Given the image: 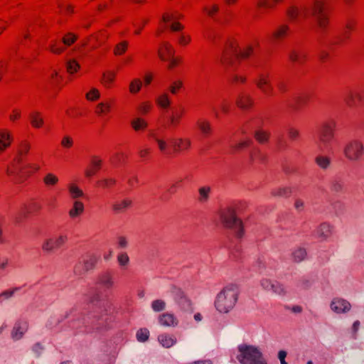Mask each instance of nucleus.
Instances as JSON below:
<instances>
[{
	"mask_svg": "<svg viewBox=\"0 0 364 364\" xmlns=\"http://www.w3.org/2000/svg\"><path fill=\"white\" fill-rule=\"evenodd\" d=\"M152 109V105L150 102H141L138 107L137 111L141 114H146L150 112Z\"/></svg>",
	"mask_w": 364,
	"mask_h": 364,
	"instance_id": "obj_51",
	"label": "nucleus"
},
{
	"mask_svg": "<svg viewBox=\"0 0 364 364\" xmlns=\"http://www.w3.org/2000/svg\"><path fill=\"white\" fill-rule=\"evenodd\" d=\"M247 82V77L245 75L233 74L230 79V82L232 85H245Z\"/></svg>",
	"mask_w": 364,
	"mask_h": 364,
	"instance_id": "obj_38",
	"label": "nucleus"
},
{
	"mask_svg": "<svg viewBox=\"0 0 364 364\" xmlns=\"http://www.w3.org/2000/svg\"><path fill=\"white\" fill-rule=\"evenodd\" d=\"M43 181L47 186H53L58 183V178L54 174L49 173L45 176Z\"/></svg>",
	"mask_w": 364,
	"mask_h": 364,
	"instance_id": "obj_55",
	"label": "nucleus"
},
{
	"mask_svg": "<svg viewBox=\"0 0 364 364\" xmlns=\"http://www.w3.org/2000/svg\"><path fill=\"white\" fill-rule=\"evenodd\" d=\"M289 59L291 63L302 65L306 62L308 53L304 49H293L289 53Z\"/></svg>",
	"mask_w": 364,
	"mask_h": 364,
	"instance_id": "obj_17",
	"label": "nucleus"
},
{
	"mask_svg": "<svg viewBox=\"0 0 364 364\" xmlns=\"http://www.w3.org/2000/svg\"><path fill=\"white\" fill-rule=\"evenodd\" d=\"M259 46L258 41H255L253 43L249 44L237 54V58L239 59H247L250 58L256 48Z\"/></svg>",
	"mask_w": 364,
	"mask_h": 364,
	"instance_id": "obj_20",
	"label": "nucleus"
},
{
	"mask_svg": "<svg viewBox=\"0 0 364 364\" xmlns=\"http://www.w3.org/2000/svg\"><path fill=\"white\" fill-rule=\"evenodd\" d=\"M116 78V73L114 71H106L103 73L102 77V83L105 87L109 88L114 82Z\"/></svg>",
	"mask_w": 364,
	"mask_h": 364,
	"instance_id": "obj_27",
	"label": "nucleus"
},
{
	"mask_svg": "<svg viewBox=\"0 0 364 364\" xmlns=\"http://www.w3.org/2000/svg\"><path fill=\"white\" fill-rule=\"evenodd\" d=\"M259 286L262 290L274 296H284L287 294V290L282 284L267 277H262L259 280Z\"/></svg>",
	"mask_w": 364,
	"mask_h": 364,
	"instance_id": "obj_7",
	"label": "nucleus"
},
{
	"mask_svg": "<svg viewBox=\"0 0 364 364\" xmlns=\"http://www.w3.org/2000/svg\"><path fill=\"white\" fill-rule=\"evenodd\" d=\"M287 16L290 21H296L300 16V9L296 6H290L287 10Z\"/></svg>",
	"mask_w": 364,
	"mask_h": 364,
	"instance_id": "obj_31",
	"label": "nucleus"
},
{
	"mask_svg": "<svg viewBox=\"0 0 364 364\" xmlns=\"http://www.w3.org/2000/svg\"><path fill=\"white\" fill-rule=\"evenodd\" d=\"M131 124L136 130L144 128L147 124L146 122L144 119L139 117H136L133 119L131 121Z\"/></svg>",
	"mask_w": 364,
	"mask_h": 364,
	"instance_id": "obj_52",
	"label": "nucleus"
},
{
	"mask_svg": "<svg viewBox=\"0 0 364 364\" xmlns=\"http://www.w3.org/2000/svg\"><path fill=\"white\" fill-rule=\"evenodd\" d=\"M220 11V6L217 4H206L202 8V13L209 18H214Z\"/></svg>",
	"mask_w": 364,
	"mask_h": 364,
	"instance_id": "obj_25",
	"label": "nucleus"
},
{
	"mask_svg": "<svg viewBox=\"0 0 364 364\" xmlns=\"http://www.w3.org/2000/svg\"><path fill=\"white\" fill-rule=\"evenodd\" d=\"M77 39V37L75 34L73 33H66L62 39L63 44L64 46H70L73 45Z\"/></svg>",
	"mask_w": 364,
	"mask_h": 364,
	"instance_id": "obj_45",
	"label": "nucleus"
},
{
	"mask_svg": "<svg viewBox=\"0 0 364 364\" xmlns=\"http://www.w3.org/2000/svg\"><path fill=\"white\" fill-rule=\"evenodd\" d=\"M332 228L328 224H322L317 230V235L323 240L327 239L331 233Z\"/></svg>",
	"mask_w": 364,
	"mask_h": 364,
	"instance_id": "obj_29",
	"label": "nucleus"
},
{
	"mask_svg": "<svg viewBox=\"0 0 364 364\" xmlns=\"http://www.w3.org/2000/svg\"><path fill=\"white\" fill-rule=\"evenodd\" d=\"M127 48L128 42L125 41H122L115 46L114 53L116 55H122L127 51Z\"/></svg>",
	"mask_w": 364,
	"mask_h": 364,
	"instance_id": "obj_49",
	"label": "nucleus"
},
{
	"mask_svg": "<svg viewBox=\"0 0 364 364\" xmlns=\"http://www.w3.org/2000/svg\"><path fill=\"white\" fill-rule=\"evenodd\" d=\"M157 105L161 107H168L170 105V100L167 94L160 95L156 100Z\"/></svg>",
	"mask_w": 364,
	"mask_h": 364,
	"instance_id": "obj_53",
	"label": "nucleus"
},
{
	"mask_svg": "<svg viewBox=\"0 0 364 364\" xmlns=\"http://www.w3.org/2000/svg\"><path fill=\"white\" fill-rule=\"evenodd\" d=\"M235 104L243 111L248 112L251 111L252 108L254 107L255 100L249 93L242 92L237 95Z\"/></svg>",
	"mask_w": 364,
	"mask_h": 364,
	"instance_id": "obj_12",
	"label": "nucleus"
},
{
	"mask_svg": "<svg viewBox=\"0 0 364 364\" xmlns=\"http://www.w3.org/2000/svg\"><path fill=\"white\" fill-rule=\"evenodd\" d=\"M157 342L161 348L169 349L177 344L178 340L173 334L161 333L157 336Z\"/></svg>",
	"mask_w": 364,
	"mask_h": 364,
	"instance_id": "obj_13",
	"label": "nucleus"
},
{
	"mask_svg": "<svg viewBox=\"0 0 364 364\" xmlns=\"http://www.w3.org/2000/svg\"><path fill=\"white\" fill-rule=\"evenodd\" d=\"M231 103L227 100H223L219 106L218 109L216 112H222V113H227L230 112L231 110Z\"/></svg>",
	"mask_w": 364,
	"mask_h": 364,
	"instance_id": "obj_54",
	"label": "nucleus"
},
{
	"mask_svg": "<svg viewBox=\"0 0 364 364\" xmlns=\"http://www.w3.org/2000/svg\"><path fill=\"white\" fill-rule=\"evenodd\" d=\"M142 87V82L139 78L133 79L129 85V92L135 95L138 93Z\"/></svg>",
	"mask_w": 364,
	"mask_h": 364,
	"instance_id": "obj_35",
	"label": "nucleus"
},
{
	"mask_svg": "<svg viewBox=\"0 0 364 364\" xmlns=\"http://www.w3.org/2000/svg\"><path fill=\"white\" fill-rule=\"evenodd\" d=\"M80 66L75 60H70L66 64L67 72L70 74H74L78 71Z\"/></svg>",
	"mask_w": 364,
	"mask_h": 364,
	"instance_id": "obj_46",
	"label": "nucleus"
},
{
	"mask_svg": "<svg viewBox=\"0 0 364 364\" xmlns=\"http://www.w3.org/2000/svg\"><path fill=\"white\" fill-rule=\"evenodd\" d=\"M239 44L237 41L233 38L228 39L225 45L223 50L232 53L237 55L238 51Z\"/></svg>",
	"mask_w": 364,
	"mask_h": 364,
	"instance_id": "obj_34",
	"label": "nucleus"
},
{
	"mask_svg": "<svg viewBox=\"0 0 364 364\" xmlns=\"http://www.w3.org/2000/svg\"><path fill=\"white\" fill-rule=\"evenodd\" d=\"M170 60L171 61L168 67V69H173L179 65L180 64H181L182 63V58L179 56L175 58L172 57Z\"/></svg>",
	"mask_w": 364,
	"mask_h": 364,
	"instance_id": "obj_64",
	"label": "nucleus"
},
{
	"mask_svg": "<svg viewBox=\"0 0 364 364\" xmlns=\"http://www.w3.org/2000/svg\"><path fill=\"white\" fill-rule=\"evenodd\" d=\"M235 54L223 50L220 58V63L224 67H230L234 63V57Z\"/></svg>",
	"mask_w": 364,
	"mask_h": 364,
	"instance_id": "obj_24",
	"label": "nucleus"
},
{
	"mask_svg": "<svg viewBox=\"0 0 364 364\" xmlns=\"http://www.w3.org/2000/svg\"><path fill=\"white\" fill-rule=\"evenodd\" d=\"M254 82L257 88L266 96H272L274 88L271 80V74L268 71L259 73Z\"/></svg>",
	"mask_w": 364,
	"mask_h": 364,
	"instance_id": "obj_5",
	"label": "nucleus"
},
{
	"mask_svg": "<svg viewBox=\"0 0 364 364\" xmlns=\"http://www.w3.org/2000/svg\"><path fill=\"white\" fill-rule=\"evenodd\" d=\"M183 16L177 13L165 12L162 15L161 22L167 23L173 22L175 20L181 18Z\"/></svg>",
	"mask_w": 364,
	"mask_h": 364,
	"instance_id": "obj_40",
	"label": "nucleus"
},
{
	"mask_svg": "<svg viewBox=\"0 0 364 364\" xmlns=\"http://www.w3.org/2000/svg\"><path fill=\"white\" fill-rule=\"evenodd\" d=\"M170 29L173 32H180L184 29V26L180 22L175 20L173 22L171 23L170 26Z\"/></svg>",
	"mask_w": 364,
	"mask_h": 364,
	"instance_id": "obj_61",
	"label": "nucleus"
},
{
	"mask_svg": "<svg viewBox=\"0 0 364 364\" xmlns=\"http://www.w3.org/2000/svg\"><path fill=\"white\" fill-rule=\"evenodd\" d=\"M326 5L327 0H314L311 6L312 16H316L326 14Z\"/></svg>",
	"mask_w": 364,
	"mask_h": 364,
	"instance_id": "obj_18",
	"label": "nucleus"
},
{
	"mask_svg": "<svg viewBox=\"0 0 364 364\" xmlns=\"http://www.w3.org/2000/svg\"><path fill=\"white\" fill-rule=\"evenodd\" d=\"M83 210V203L80 201L75 200L73 203V208L69 211V215L71 218H75L82 213Z\"/></svg>",
	"mask_w": 364,
	"mask_h": 364,
	"instance_id": "obj_33",
	"label": "nucleus"
},
{
	"mask_svg": "<svg viewBox=\"0 0 364 364\" xmlns=\"http://www.w3.org/2000/svg\"><path fill=\"white\" fill-rule=\"evenodd\" d=\"M157 321L159 325L166 328H176L179 325V320L173 312H166L161 314Z\"/></svg>",
	"mask_w": 364,
	"mask_h": 364,
	"instance_id": "obj_10",
	"label": "nucleus"
},
{
	"mask_svg": "<svg viewBox=\"0 0 364 364\" xmlns=\"http://www.w3.org/2000/svg\"><path fill=\"white\" fill-rule=\"evenodd\" d=\"M69 192L73 199L83 196V191L77 186L70 184L68 187Z\"/></svg>",
	"mask_w": 364,
	"mask_h": 364,
	"instance_id": "obj_47",
	"label": "nucleus"
},
{
	"mask_svg": "<svg viewBox=\"0 0 364 364\" xmlns=\"http://www.w3.org/2000/svg\"><path fill=\"white\" fill-rule=\"evenodd\" d=\"M175 53V50L173 46L167 42H162L159 48L158 54L161 60L166 61L170 60Z\"/></svg>",
	"mask_w": 364,
	"mask_h": 364,
	"instance_id": "obj_16",
	"label": "nucleus"
},
{
	"mask_svg": "<svg viewBox=\"0 0 364 364\" xmlns=\"http://www.w3.org/2000/svg\"><path fill=\"white\" fill-rule=\"evenodd\" d=\"M115 103L113 100L106 101L99 104L97 106L98 112L100 113H107L114 112Z\"/></svg>",
	"mask_w": 364,
	"mask_h": 364,
	"instance_id": "obj_28",
	"label": "nucleus"
},
{
	"mask_svg": "<svg viewBox=\"0 0 364 364\" xmlns=\"http://www.w3.org/2000/svg\"><path fill=\"white\" fill-rule=\"evenodd\" d=\"M316 19L317 25L318 28L322 31H324L327 29L328 24H329V19L328 16L326 14L318 15L316 16H314Z\"/></svg>",
	"mask_w": 364,
	"mask_h": 364,
	"instance_id": "obj_30",
	"label": "nucleus"
},
{
	"mask_svg": "<svg viewBox=\"0 0 364 364\" xmlns=\"http://www.w3.org/2000/svg\"><path fill=\"white\" fill-rule=\"evenodd\" d=\"M291 192L289 187H279L272 191V195L276 197L284 198L287 197Z\"/></svg>",
	"mask_w": 364,
	"mask_h": 364,
	"instance_id": "obj_44",
	"label": "nucleus"
},
{
	"mask_svg": "<svg viewBox=\"0 0 364 364\" xmlns=\"http://www.w3.org/2000/svg\"><path fill=\"white\" fill-rule=\"evenodd\" d=\"M53 239H46L42 243V250L46 252H50L56 249Z\"/></svg>",
	"mask_w": 364,
	"mask_h": 364,
	"instance_id": "obj_50",
	"label": "nucleus"
},
{
	"mask_svg": "<svg viewBox=\"0 0 364 364\" xmlns=\"http://www.w3.org/2000/svg\"><path fill=\"white\" fill-rule=\"evenodd\" d=\"M100 97V92L96 88H92L86 94V99L90 101H95Z\"/></svg>",
	"mask_w": 364,
	"mask_h": 364,
	"instance_id": "obj_57",
	"label": "nucleus"
},
{
	"mask_svg": "<svg viewBox=\"0 0 364 364\" xmlns=\"http://www.w3.org/2000/svg\"><path fill=\"white\" fill-rule=\"evenodd\" d=\"M49 81L54 86H59L62 82V76L56 70H51L49 74Z\"/></svg>",
	"mask_w": 364,
	"mask_h": 364,
	"instance_id": "obj_36",
	"label": "nucleus"
},
{
	"mask_svg": "<svg viewBox=\"0 0 364 364\" xmlns=\"http://www.w3.org/2000/svg\"><path fill=\"white\" fill-rule=\"evenodd\" d=\"M236 358L240 364H268L259 347L245 343L238 345Z\"/></svg>",
	"mask_w": 364,
	"mask_h": 364,
	"instance_id": "obj_2",
	"label": "nucleus"
},
{
	"mask_svg": "<svg viewBox=\"0 0 364 364\" xmlns=\"http://www.w3.org/2000/svg\"><path fill=\"white\" fill-rule=\"evenodd\" d=\"M344 102L350 109L364 107V90H350L344 97Z\"/></svg>",
	"mask_w": 364,
	"mask_h": 364,
	"instance_id": "obj_8",
	"label": "nucleus"
},
{
	"mask_svg": "<svg viewBox=\"0 0 364 364\" xmlns=\"http://www.w3.org/2000/svg\"><path fill=\"white\" fill-rule=\"evenodd\" d=\"M67 236L64 235H60L54 238L53 242L55 244V248L60 247L67 241Z\"/></svg>",
	"mask_w": 364,
	"mask_h": 364,
	"instance_id": "obj_59",
	"label": "nucleus"
},
{
	"mask_svg": "<svg viewBox=\"0 0 364 364\" xmlns=\"http://www.w3.org/2000/svg\"><path fill=\"white\" fill-rule=\"evenodd\" d=\"M60 11L65 15H71L74 13V6L71 4L62 5Z\"/></svg>",
	"mask_w": 364,
	"mask_h": 364,
	"instance_id": "obj_62",
	"label": "nucleus"
},
{
	"mask_svg": "<svg viewBox=\"0 0 364 364\" xmlns=\"http://www.w3.org/2000/svg\"><path fill=\"white\" fill-rule=\"evenodd\" d=\"M107 37V33L104 31H100L90 37L89 41H91L95 40L97 41L96 43L91 46V50H95L100 47L106 40Z\"/></svg>",
	"mask_w": 364,
	"mask_h": 364,
	"instance_id": "obj_23",
	"label": "nucleus"
},
{
	"mask_svg": "<svg viewBox=\"0 0 364 364\" xmlns=\"http://www.w3.org/2000/svg\"><path fill=\"white\" fill-rule=\"evenodd\" d=\"M182 85H183V83L181 80H177V81L173 82L172 83V85L170 86V88H169L170 92L172 94H176L181 88Z\"/></svg>",
	"mask_w": 364,
	"mask_h": 364,
	"instance_id": "obj_63",
	"label": "nucleus"
},
{
	"mask_svg": "<svg viewBox=\"0 0 364 364\" xmlns=\"http://www.w3.org/2000/svg\"><path fill=\"white\" fill-rule=\"evenodd\" d=\"M97 262V258L95 257H91L84 262L83 269L85 271L92 269Z\"/></svg>",
	"mask_w": 364,
	"mask_h": 364,
	"instance_id": "obj_56",
	"label": "nucleus"
},
{
	"mask_svg": "<svg viewBox=\"0 0 364 364\" xmlns=\"http://www.w3.org/2000/svg\"><path fill=\"white\" fill-rule=\"evenodd\" d=\"M364 153V145L359 140H351L343 146V154L350 161L360 160Z\"/></svg>",
	"mask_w": 364,
	"mask_h": 364,
	"instance_id": "obj_4",
	"label": "nucleus"
},
{
	"mask_svg": "<svg viewBox=\"0 0 364 364\" xmlns=\"http://www.w3.org/2000/svg\"><path fill=\"white\" fill-rule=\"evenodd\" d=\"M292 33L290 26L287 23L277 25L269 35V41L272 43L277 45L287 40Z\"/></svg>",
	"mask_w": 364,
	"mask_h": 364,
	"instance_id": "obj_6",
	"label": "nucleus"
},
{
	"mask_svg": "<svg viewBox=\"0 0 364 364\" xmlns=\"http://www.w3.org/2000/svg\"><path fill=\"white\" fill-rule=\"evenodd\" d=\"M221 221L223 224L228 228H233L235 225L240 221L236 217L235 213L232 209H228L221 213Z\"/></svg>",
	"mask_w": 364,
	"mask_h": 364,
	"instance_id": "obj_15",
	"label": "nucleus"
},
{
	"mask_svg": "<svg viewBox=\"0 0 364 364\" xmlns=\"http://www.w3.org/2000/svg\"><path fill=\"white\" fill-rule=\"evenodd\" d=\"M149 331L147 328H140L136 331V337L139 342L144 343L149 338Z\"/></svg>",
	"mask_w": 364,
	"mask_h": 364,
	"instance_id": "obj_43",
	"label": "nucleus"
},
{
	"mask_svg": "<svg viewBox=\"0 0 364 364\" xmlns=\"http://www.w3.org/2000/svg\"><path fill=\"white\" fill-rule=\"evenodd\" d=\"M11 139V134L6 132H0V151H3L10 144Z\"/></svg>",
	"mask_w": 364,
	"mask_h": 364,
	"instance_id": "obj_37",
	"label": "nucleus"
},
{
	"mask_svg": "<svg viewBox=\"0 0 364 364\" xmlns=\"http://www.w3.org/2000/svg\"><path fill=\"white\" fill-rule=\"evenodd\" d=\"M211 191V188L209 186L200 187L198 190L199 192V201L202 203H206L209 199V195Z\"/></svg>",
	"mask_w": 364,
	"mask_h": 364,
	"instance_id": "obj_39",
	"label": "nucleus"
},
{
	"mask_svg": "<svg viewBox=\"0 0 364 364\" xmlns=\"http://www.w3.org/2000/svg\"><path fill=\"white\" fill-rule=\"evenodd\" d=\"M309 101V96L306 95H300L296 96L288 101V107L292 112L299 111L305 107Z\"/></svg>",
	"mask_w": 364,
	"mask_h": 364,
	"instance_id": "obj_14",
	"label": "nucleus"
},
{
	"mask_svg": "<svg viewBox=\"0 0 364 364\" xmlns=\"http://www.w3.org/2000/svg\"><path fill=\"white\" fill-rule=\"evenodd\" d=\"M174 302L183 310L191 306L190 300L186 296L183 291L176 287H173L170 291Z\"/></svg>",
	"mask_w": 364,
	"mask_h": 364,
	"instance_id": "obj_11",
	"label": "nucleus"
},
{
	"mask_svg": "<svg viewBox=\"0 0 364 364\" xmlns=\"http://www.w3.org/2000/svg\"><path fill=\"white\" fill-rule=\"evenodd\" d=\"M239 296V288L235 284L224 287L216 295L214 301L215 310L220 314H227L235 306Z\"/></svg>",
	"mask_w": 364,
	"mask_h": 364,
	"instance_id": "obj_1",
	"label": "nucleus"
},
{
	"mask_svg": "<svg viewBox=\"0 0 364 364\" xmlns=\"http://www.w3.org/2000/svg\"><path fill=\"white\" fill-rule=\"evenodd\" d=\"M46 50L54 55H60L65 50V46L56 39L51 40Z\"/></svg>",
	"mask_w": 364,
	"mask_h": 364,
	"instance_id": "obj_19",
	"label": "nucleus"
},
{
	"mask_svg": "<svg viewBox=\"0 0 364 364\" xmlns=\"http://www.w3.org/2000/svg\"><path fill=\"white\" fill-rule=\"evenodd\" d=\"M316 163L320 168L326 169L329 167L331 161L328 157L320 156L316 158Z\"/></svg>",
	"mask_w": 364,
	"mask_h": 364,
	"instance_id": "obj_48",
	"label": "nucleus"
},
{
	"mask_svg": "<svg viewBox=\"0 0 364 364\" xmlns=\"http://www.w3.org/2000/svg\"><path fill=\"white\" fill-rule=\"evenodd\" d=\"M151 309L154 313H161L164 311L167 308V304L162 299H154L150 304Z\"/></svg>",
	"mask_w": 364,
	"mask_h": 364,
	"instance_id": "obj_26",
	"label": "nucleus"
},
{
	"mask_svg": "<svg viewBox=\"0 0 364 364\" xmlns=\"http://www.w3.org/2000/svg\"><path fill=\"white\" fill-rule=\"evenodd\" d=\"M117 261L120 266L124 267L129 263V257L127 253H121L117 256Z\"/></svg>",
	"mask_w": 364,
	"mask_h": 364,
	"instance_id": "obj_58",
	"label": "nucleus"
},
{
	"mask_svg": "<svg viewBox=\"0 0 364 364\" xmlns=\"http://www.w3.org/2000/svg\"><path fill=\"white\" fill-rule=\"evenodd\" d=\"M132 204V201L129 199H123L115 202L112 205L113 210L117 213H121L124 209L128 208Z\"/></svg>",
	"mask_w": 364,
	"mask_h": 364,
	"instance_id": "obj_32",
	"label": "nucleus"
},
{
	"mask_svg": "<svg viewBox=\"0 0 364 364\" xmlns=\"http://www.w3.org/2000/svg\"><path fill=\"white\" fill-rule=\"evenodd\" d=\"M30 329L29 322L24 318H18L16 319L12 324L9 336L14 343H18L23 341Z\"/></svg>",
	"mask_w": 364,
	"mask_h": 364,
	"instance_id": "obj_3",
	"label": "nucleus"
},
{
	"mask_svg": "<svg viewBox=\"0 0 364 364\" xmlns=\"http://www.w3.org/2000/svg\"><path fill=\"white\" fill-rule=\"evenodd\" d=\"M356 28V21L353 19H349L347 21L346 23V26L344 28V31L341 36V40L340 42H334V43H338L341 42H344L345 41L350 38L351 33Z\"/></svg>",
	"mask_w": 364,
	"mask_h": 364,
	"instance_id": "obj_21",
	"label": "nucleus"
},
{
	"mask_svg": "<svg viewBox=\"0 0 364 364\" xmlns=\"http://www.w3.org/2000/svg\"><path fill=\"white\" fill-rule=\"evenodd\" d=\"M234 230L235 235L240 238L243 236L244 230L242 225V222L240 220L233 228H231Z\"/></svg>",
	"mask_w": 364,
	"mask_h": 364,
	"instance_id": "obj_60",
	"label": "nucleus"
},
{
	"mask_svg": "<svg viewBox=\"0 0 364 364\" xmlns=\"http://www.w3.org/2000/svg\"><path fill=\"white\" fill-rule=\"evenodd\" d=\"M329 307L336 314H346L351 310L352 306L348 300L335 297L331 301Z\"/></svg>",
	"mask_w": 364,
	"mask_h": 364,
	"instance_id": "obj_9",
	"label": "nucleus"
},
{
	"mask_svg": "<svg viewBox=\"0 0 364 364\" xmlns=\"http://www.w3.org/2000/svg\"><path fill=\"white\" fill-rule=\"evenodd\" d=\"M191 42V36L186 33H181L177 37V43L181 46H187Z\"/></svg>",
	"mask_w": 364,
	"mask_h": 364,
	"instance_id": "obj_42",
	"label": "nucleus"
},
{
	"mask_svg": "<svg viewBox=\"0 0 364 364\" xmlns=\"http://www.w3.org/2000/svg\"><path fill=\"white\" fill-rule=\"evenodd\" d=\"M258 9H272L275 7L274 0H257L256 3Z\"/></svg>",
	"mask_w": 364,
	"mask_h": 364,
	"instance_id": "obj_41",
	"label": "nucleus"
},
{
	"mask_svg": "<svg viewBox=\"0 0 364 364\" xmlns=\"http://www.w3.org/2000/svg\"><path fill=\"white\" fill-rule=\"evenodd\" d=\"M307 252L304 247H297L294 248L291 252V258L294 262L300 263L306 259Z\"/></svg>",
	"mask_w": 364,
	"mask_h": 364,
	"instance_id": "obj_22",
	"label": "nucleus"
}]
</instances>
